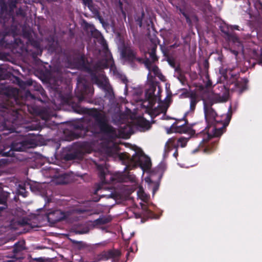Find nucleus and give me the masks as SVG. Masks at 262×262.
<instances>
[{"mask_svg": "<svg viewBox=\"0 0 262 262\" xmlns=\"http://www.w3.org/2000/svg\"><path fill=\"white\" fill-rule=\"evenodd\" d=\"M157 45H152L150 51L148 52L149 57H145L143 64L148 70L147 80L148 88L145 93V99L142 105L149 112V114L151 118L156 117L162 114L161 118L164 117V102L161 100L162 88L160 87L159 83L154 81L156 77L162 81H164V76L161 73L155 63L158 61V57L156 54Z\"/></svg>", "mask_w": 262, "mask_h": 262, "instance_id": "1", "label": "nucleus"}, {"mask_svg": "<svg viewBox=\"0 0 262 262\" xmlns=\"http://www.w3.org/2000/svg\"><path fill=\"white\" fill-rule=\"evenodd\" d=\"M119 157L123 164L125 165L123 172L112 174L105 171L103 165L97 166L98 176L102 184L134 182L135 179V176L131 174L129 172L126 173L125 171L132 170L138 166L140 167L143 170H148L151 166L150 158L141 150L136 151L132 157L128 153H123L120 155Z\"/></svg>", "mask_w": 262, "mask_h": 262, "instance_id": "2", "label": "nucleus"}, {"mask_svg": "<svg viewBox=\"0 0 262 262\" xmlns=\"http://www.w3.org/2000/svg\"><path fill=\"white\" fill-rule=\"evenodd\" d=\"M17 0H0V39L5 36L12 35L14 37V42L17 45H23L20 38H15L20 31V24L15 20L14 16V9L16 8Z\"/></svg>", "mask_w": 262, "mask_h": 262, "instance_id": "3", "label": "nucleus"}, {"mask_svg": "<svg viewBox=\"0 0 262 262\" xmlns=\"http://www.w3.org/2000/svg\"><path fill=\"white\" fill-rule=\"evenodd\" d=\"M74 112L80 114H87L94 118V124L99 129V133L114 138L117 137L115 128L109 124L105 115L100 113L96 108H88L79 106L73 107Z\"/></svg>", "mask_w": 262, "mask_h": 262, "instance_id": "4", "label": "nucleus"}, {"mask_svg": "<svg viewBox=\"0 0 262 262\" xmlns=\"http://www.w3.org/2000/svg\"><path fill=\"white\" fill-rule=\"evenodd\" d=\"M17 92L16 89L12 88H7L5 90L4 94L10 99H13V101L11 100H8L2 108V111L7 114L4 115V120L6 121L13 122L18 115V109L14 106L15 103H17L16 97Z\"/></svg>", "mask_w": 262, "mask_h": 262, "instance_id": "5", "label": "nucleus"}, {"mask_svg": "<svg viewBox=\"0 0 262 262\" xmlns=\"http://www.w3.org/2000/svg\"><path fill=\"white\" fill-rule=\"evenodd\" d=\"M93 92L91 85L85 78L83 77H78L77 78V86L75 90V96L77 98L78 102H81L84 100L86 95H91Z\"/></svg>", "mask_w": 262, "mask_h": 262, "instance_id": "6", "label": "nucleus"}, {"mask_svg": "<svg viewBox=\"0 0 262 262\" xmlns=\"http://www.w3.org/2000/svg\"><path fill=\"white\" fill-rule=\"evenodd\" d=\"M121 54L122 58L133 67H135V62L142 64L145 60V58L138 57L136 50L130 46H124L121 50Z\"/></svg>", "mask_w": 262, "mask_h": 262, "instance_id": "7", "label": "nucleus"}, {"mask_svg": "<svg viewBox=\"0 0 262 262\" xmlns=\"http://www.w3.org/2000/svg\"><path fill=\"white\" fill-rule=\"evenodd\" d=\"M166 132L167 134H171L173 133H188L190 135H193L195 134V131L192 129L187 125L179 124L178 122H174L170 127L166 129Z\"/></svg>", "mask_w": 262, "mask_h": 262, "instance_id": "8", "label": "nucleus"}, {"mask_svg": "<svg viewBox=\"0 0 262 262\" xmlns=\"http://www.w3.org/2000/svg\"><path fill=\"white\" fill-rule=\"evenodd\" d=\"M74 64L76 67L81 70L91 73L92 70L88 59L85 57L84 55H80L73 59Z\"/></svg>", "mask_w": 262, "mask_h": 262, "instance_id": "9", "label": "nucleus"}, {"mask_svg": "<svg viewBox=\"0 0 262 262\" xmlns=\"http://www.w3.org/2000/svg\"><path fill=\"white\" fill-rule=\"evenodd\" d=\"M73 128L75 130H80L81 132H83V134L77 133L71 131L69 134V140H73L74 139H78L80 137H81L84 136L89 130V127L87 126H85L82 122H78L77 123H75L73 125Z\"/></svg>", "mask_w": 262, "mask_h": 262, "instance_id": "10", "label": "nucleus"}, {"mask_svg": "<svg viewBox=\"0 0 262 262\" xmlns=\"http://www.w3.org/2000/svg\"><path fill=\"white\" fill-rule=\"evenodd\" d=\"M66 216V213L61 210H54L49 212L47 215L48 222L52 224L64 220Z\"/></svg>", "mask_w": 262, "mask_h": 262, "instance_id": "11", "label": "nucleus"}, {"mask_svg": "<svg viewBox=\"0 0 262 262\" xmlns=\"http://www.w3.org/2000/svg\"><path fill=\"white\" fill-rule=\"evenodd\" d=\"M204 104L205 117L206 122L208 124L215 125L216 122H219L216 119L217 117L216 113L211 106H208L205 102Z\"/></svg>", "mask_w": 262, "mask_h": 262, "instance_id": "12", "label": "nucleus"}, {"mask_svg": "<svg viewBox=\"0 0 262 262\" xmlns=\"http://www.w3.org/2000/svg\"><path fill=\"white\" fill-rule=\"evenodd\" d=\"M188 142L186 138H180L177 141L174 138L169 139L166 142V146L168 149L176 148L178 146L185 147Z\"/></svg>", "mask_w": 262, "mask_h": 262, "instance_id": "13", "label": "nucleus"}, {"mask_svg": "<svg viewBox=\"0 0 262 262\" xmlns=\"http://www.w3.org/2000/svg\"><path fill=\"white\" fill-rule=\"evenodd\" d=\"M105 259L107 260L112 259L113 262H119L121 256V252L117 249H111L107 251H103Z\"/></svg>", "mask_w": 262, "mask_h": 262, "instance_id": "14", "label": "nucleus"}, {"mask_svg": "<svg viewBox=\"0 0 262 262\" xmlns=\"http://www.w3.org/2000/svg\"><path fill=\"white\" fill-rule=\"evenodd\" d=\"M27 43L31 45L36 50V52L32 53V57L33 58H36L37 56H40L41 55L42 50L40 48V43L37 40H35L31 37H29Z\"/></svg>", "mask_w": 262, "mask_h": 262, "instance_id": "15", "label": "nucleus"}, {"mask_svg": "<svg viewBox=\"0 0 262 262\" xmlns=\"http://www.w3.org/2000/svg\"><path fill=\"white\" fill-rule=\"evenodd\" d=\"M25 148L23 141L18 142H13L11 145V149L8 152H4L3 155L7 157H12L13 156V151H24Z\"/></svg>", "mask_w": 262, "mask_h": 262, "instance_id": "16", "label": "nucleus"}, {"mask_svg": "<svg viewBox=\"0 0 262 262\" xmlns=\"http://www.w3.org/2000/svg\"><path fill=\"white\" fill-rule=\"evenodd\" d=\"M223 127H220L219 128H216L214 127H212V131L214 132L213 134H209L208 133V130H206V128H205L203 130V132L204 134V137H203V139L202 141V142H207L209 139L211 138L212 136L218 137L221 136L223 134Z\"/></svg>", "mask_w": 262, "mask_h": 262, "instance_id": "17", "label": "nucleus"}, {"mask_svg": "<svg viewBox=\"0 0 262 262\" xmlns=\"http://www.w3.org/2000/svg\"><path fill=\"white\" fill-rule=\"evenodd\" d=\"M223 91L221 93L216 94L214 95L213 101L214 103L224 102L227 100L228 92L224 86L222 87Z\"/></svg>", "mask_w": 262, "mask_h": 262, "instance_id": "18", "label": "nucleus"}, {"mask_svg": "<svg viewBox=\"0 0 262 262\" xmlns=\"http://www.w3.org/2000/svg\"><path fill=\"white\" fill-rule=\"evenodd\" d=\"M136 123L138 126L142 128L143 130H148L151 127V124L149 121L140 116L136 118Z\"/></svg>", "mask_w": 262, "mask_h": 262, "instance_id": "19", "label": "nucleus"}, {"mask_svg": "<svg viewBox=\"0 0 262 262\" xmlns=\"http://www.w3.org/2000/svg\"><path fill=\"white\" fill-rule=\"evenodd\" d=\"M27 84L33 86L34 91L38 92L41 96H43L45 95V91L40 84L32 80H28Z\"/></svg>", "mask_w": 262, "mask_h": 262, "instance_id": "20", "label": "nucleus"}, {"mask_svg": "<svg viewBox=\"0 0 262 262\" xmlns=\"http://www.w3.org/2000/svg\"><path fill=\"white\" fill-rule=\"evenodd\" d=\"M88 8L92 12V13L99 19L101 23L103 22V19L100 15L99 8L97 6L95 5L93 3L88 7Z\"/></svg>", "mask_w": 262, "mask_h": 262, "instance_id": "21", "label": "nucleus"}, {"mask_svg": "<svg viewBox=\"0 0 262 262\" xmlns=\"http://www.w3.org/2000/svg\"><path fill=\"white\" fill-rule=\"evenodd\" d=\"M25 150L27 149L35 147L37 144L35 140L32 139H26L22 140Z\"/></svg>", "mask_w": 262, "mask_h": 262, "instance_id": "22", "label": "nucleus"}, {"mask_svg": "<svg viewBox=\"0 0 262 262\" xmlns=\"http://www.w3.org/2000/svg\"><path fill=\"white\" fill-rule=\"evenodd\" d=\"M190 110L193 111L195 108L196 103L199 101V99L195 94H191L190 97Z\"/></svg>", "mask_w": 262, "mask_h": 262, "instance_id": "23", "label": "nucleus"}, {"mask_svg": "<svg viewBox=\"0 0 262 262\" xmlns=\"http://www.w3.org/2000/svg\"><path fill=\"white\" fill-rule=\"evenodd\" d=\"M104 254L103 253V252L102 251L99 254L97 255L94 258L93 260L92 261H88V260H84L83 259H81V262H99L100 261H106V260L105 259Z\"/></svg>", "mask_w": 262, "mask_h": 262, "instance_id": "24", "label": "nucleus"}, {"mask_svg": "<svg viewBox=\"0 0 262 262\" xmlns=\"http://www.w3.org/2000/svg\"><path fill=\"white\" fill-rule=\"evenodd\" d=\"M10 193L5 192L2 191L0 192V204H2L3 205H7V202L8 198H9Z\"/></svg>", "mask_w": 262, "mask_h": 262, "instance_id": "25", "label": "nucleus"}, {"mask_svg": "<svg viewBox=\"0 0 262 262\" xmlns=\"http://www.w3.org/2000/svg\"><path fill=\"white\" fill-rule=\"evenodd\" d=\"M111 222V219L105 216L100 217L95 220L94 223L97 225H104Z\"/></svg>", "mask_w": 262, "mask_h": 262, "instance_id": "26", "label": "nucleus"}, {"mask_svg": "<svg viewBox=\"0 0 262 262\" xmlns=\"http://www.w3.org/2000/svg\"><path fill=\"white\" fill-rule=\"evenodd\" d=\"M79 155V153L77 151L70 152L65 155V159L68 161L75 160L78 158Z\"/></svg>", "mask_w": 262, "mask_h": 262, "instance_id": "27", "label": "nucleus"}, {"mask_svg": "<svg viewBox=\"0 0 262 262\" xmlns=\"http://www.w3.org/2000/svg\"><path fill=\"white\" fill-rule=\"evenodd\" d=\"M23 245V243L19 242L16 243L12 249L13 253L15 254L23 251L24 250Z\"/></svg>", "mask_w": 262, "mask_h": 262, "instance_id": "28", "label": "nucleus"}, {"mask_svg": "<svg viewBox=\"0 0 262 262\" xmlns=\"http://www.w3.org/2000/svg\"><path fill=\"white\" fill-rule=\"evenodd\" d=\"M138 195L143 201H145L148 199L147 195L145 193L142 187L139 188L137 192Z\"/></svg>", "mask_w": 262, "mask_h": 262, "instance_id": "29", "label": "nucleus"}, {"mask_svg": "<svg viewBox=\"0 0 262 262\" xmlns=\"http://www.w3.org/2000/svg\"><path fill=\"white\" fill-rule=\"evenodd\" d=\"M172 100L171 98V96L167 95L166 98H165V113H166V110L168 108V106H169L170 104L171 103ZM167 119L166 116H165V119Z\"/></svg>", "mask_w": 262, "mask_h": 262, "instance_id": "30", "label": "nucleus"}, {"mask_svg": "<svg viewBox=\"0 0 262 262\" xmlns=\"http://www.w3.org/2000/svg\"><path fill=\"white\" fill-rule=\"evenodd\" d=\"M105 91V95L106 97H107L110 99H112L114 98V94L112 88H107V89H106Z\"/></svg>", "mask_w": 262, "mask_h": 262, "instance_id": "31", "label": "nucleus"}, {"mask_svg": "<svg viewBox=\"0 0 262 262\" xmlns=\"http://www.w3.org/2000/svg\"><path fill=\"white\" fill-rule=\"evenodd\" d=\"M26 11L21 7L19 8L16 11V15L25 17L26 16Z\"/></svg>", "mask_w": 262, "mask_h": 262, "instance_id": "32", "label": "nucleus"}, {"mask_svg": "<svg viewBox=\"0 0 262 262\" xmlns=\"http://www.w3.org/2000/svg\"><path fill=\"white\" fill-rule=\"evenodd\" d=\"M92 79L93 81L95 82V83L97 84H102V81L99 78V77L96 74L92 75Z\"/></svg>", "mask_w": 262, "mask_h": 262, "instance_id": "33", "label": "nucleus"}, {"mask_svg": "<svg viewBox=\"0 0 262 262\" xmlns=\"http://www.w3.org/2000/svg\"><path fill=\"white\" fill-rule=\"evenodd\" d=\"M26 97H30L32 99H38L39 100H41L40 98L36 97L34 94H32L31 92L29 90H27L26 92Z\"/></svg>", "mask_w": 262, "mask_h": 262, "instance_id": "34", "label": "nucleus"}, {"mask_svg": "<svg viewBox=\"0 0 262 262\" xmlns=\"http://www.w3.org/2000/svg\"><path fill=\"white\" fill-rule=\"evenodd\" d=\"M18 224L21 226H24L28 224V220L25 218H23L18 221Z\"/></svg>", "mask_w": 262, "mask_h": 262, "instance_id": "35", "label": "nucleus"}, {"mask_svg": "<svg viewBox=\"0 0 262 262\" xmlns=\"http://www.w3.org/2000/svg\"><path fill=\"white\" fill-rule=\"evenodd\" d=\"M35 260H36L38 262H44L43 259L41 257L36 258Z\"/></svg>", "mask_w": 262, "mask_h": 262, "instance_id": "36", "label": "nucleus"}, {"mask_svg": "<svg viewBox=\"0 0 262 262\" xmlns=\"http://www.w3.org/2000/svg\"><path fill=\"white\" fill-rule=\"evenodd\" d=\"M62 0H47V1L49 3L53 2H61Z\"/></svg>", "mask_w": 262, "mask_h": 262, "instance_id": "37", "label": "nucleus"}, {"mask_svg": "<svg viewBox=\"0 0 262 262\" xmlns=\"http://www.w3.org/2000/svg\"><path fill=\"white\" fill-rule=\"evenodd\" d=\"M167 61L169 62V63L170 64V66L172 67H174V64L171 61V60L169 59H167Z\"/></svg>", "mask_w": 262, "mask_h": 262, "instance_id": "38", "label": "nucleus"}, {"mask_svg": "<svg viewBox=\"0 0 262 262\" xmlns=\"http://www.w3.org/2000/svg\"><path fill=\"white\" fill-rule=\"evenodd\" d=\"M159 186H156L153 189V193H155L156 190L158 189Z\"/></svg>", "mask_w": 262, "mask_h": 262, "instance_id": "39", "label": "nucleus"}, {"mask_svg": "<svg viewBox=\"0 0 262 262\" xmlns=\"http://www.w3.org/2000/svg\"><path fill=\"white\" fill-rule=\"evenodd\" d=\"M178 155V153L177 150L176 149L175 152L173 153V156L174 157L177 158Z\"/></svg>", "mask_w": 262, "mask_h": 262, "instance_id": "40", "label": "nucleus"}, {"mask_svg": "<svg viewBox=\"0 0 262 262\" xmlns=\"http://www.w3.org/2000/svg\"><path fill=\"white\" fill-rule=\"evenodd\" d=\"M130 253L129 252H127V253L126 254V257L127 259H129V256Z\"/></svg>", "mask_w": 262, "mask_h": 262, "instance_id": "41", "label": "nucleus"}, {"mask_svg": "<svg viewBox=\"0 0 262 262\" xmlns=\"http://www.w3.org/2000/svg\"><path fill=\"white\" fill-rule=\"evenodd\" d=\"M232 28H233V29H234L239 30L238 26H236V25L233 26Z\"/></svg>", "mask_w": 262, "mask_h": 262, "instance_id": "42", "label": "nucleus"}, {"mask_svg": "<svg viewBox=\"0 0 262 262\" xmlns=\"http://www.w3.org/2000/svg\"><path fill=\"white\" fill-rule=\"evenodd\" d=\"M62 100L63 102H67L68 101V99L65 98L64 97H62Z\"/></svg>", "mask_w": 262, "mask_h": 262, "instance_id": "43", "label": "nucleus"}, {"mask_svg": "<svg viewBox=\"0 0 262 262\" xmlns=\"http://www.w3.org/2000/svg\"><path fill=\"white\" fill-rule=\"evenodd\" d=\"M161 49L162 53H164V46H161Z\"/></svg>", "mask_w": 262, "mask_h": 262, "instance_id": "44", "label": "nucleus"}, {"mask_svg": "<svg viewBox=\"0 0 262 262\" xmlns=\"http://www.w3.org/2000/svg\"><path fill=\"white\" fill-rule=\"evenodd\" d=\"M183 15L185 16V17L187 19V20L188 21V17L186 16V15L185 14V13H183Z\"/></svg>", "mask_w": 262, "mask_h": 262, "instance_id": "45", "label": "nucleus"}, {"mask_svg": "<svg viewBox=\"0 0 262 262\" xmlns=\"http://www.w3.org/2000/svg\"><path fill=\"white\" fill-rule=\"evenodd\" d=\"M3 75L0 73V80L3 79Z\"/></svg>", "mask_w": 262, "mask_h": 262, "instance_id": "46", "label": "nucleus"}, {"mask_svg": "<svg viewBox=\"0 0 262 262\" xmlns=\"http://www.w3.org/2000/svg\"><path fill=\"white\" fill-rule=\"evenodd\" d=\"M233 53L235 54V55H237V53L236 51H233Z\"/></svg>", "mask_w": 262, "mask_h": 262, "instance_id": "47", "label": "nucleus"}, {"mask_svg": "<svg viewBox=\"0 0 262 262\" xmlns=\"http://www.w3.org/2000/svg\"><path fill=\"white\" fill-rule=\"evenodd\" d=\"M123 81L124 83H125L127 81V80L126 79H123Z\"/></svg>", "mask_w": 262, "mask_h": 262, "instance_id": "48", "label": "nucleus"}, {"mask_svg": "<svg viewBox=\"0 0 262 262\" xmlns=\"http://www.w3.org/2000/svg\"><path fill=\"white\" fill-rule=\"evenodd\" d=\"M259 64L262 65V59H261L260 61L259 62Z\"/></svg>", "mask_w": 262, "mask_h": 262, "instance_id": "49", "label": "nucleus"}, {"mask_svg": "<svg viewBox=\"0 0 262 262\" xmlns=\"http://www.w3.org/2000/svg\"><path fill=\"white\" fill-rule=\"evenodd\" d=\"M141 25H142V23H141V22H140V26L141 27Z\"/></svg>", "mask_w": 262, "mask_h": 262, "instance_id": "50", "label": "nucleus"}, {"mask_svg": "<svg viewBox=\"0 0 262 262\" xmlns=\"http://www.w3.org/2000/svg\"><path fill=\"white\" fill-rule=\"evenodd\" d=\"M22 189H23L24 190H25V189L24 188H22Z\"/></svg>", "mask_w": 262, "mask_h": 262, "instance_id": "51", "label": "nucleus"}, {"mask_svg": "<svg viewBox=\"0 0 262 262\" xmlns=\"http://www.w3.org/2000/svg\"><path fill=\"white\" fill-rule=\"evenodd\" d=\"M21 195H23V196H25V195H23V194L21 193Z\"/></svg>", "mask_w": 262, "mask_h": 262, "instance_id": "52", "label": "nucleus"}, {"mask_svg": "<svg viewBox=\"0 0 262 262\" xmlns=\"http://www.w3.org/2000/svg\"><path fill=\"white\" fill-rule=\"evenodd\" d=\"M21 195H23V196H25V195H23V194L21 193Z\"/></svg>", "mask_w": 262, "mask_h": 262, "instance_id": "53", "label": "nucleus"}, {"mask_svg": "<svg viewBox=\"0 0 262 262\" xmlns=\"http://www.w3.org/2000/svg\"><path fill=\"white\" fill-rule=\"evenodd\" d=\"M120 4L121 5H122V3H121V2L120 3Z\"/></svg>", "mask_w": 262, "mask_h": 262, "instance_id": "54", "label": "nucleus"}, {"mask_svg": "<svg viewBox=\"0 0 262 262\" xmlns=\"http://www.w3.org/2000/svg\"><path fill=\"white\" fill-rule=\"evenodd\" d=\"M200 146H202V143H200Z\"/></svg>", "mask_w": 262, "mask_h": 262, "instance_id": "55", "label": "nucleus"}]
</instances>
